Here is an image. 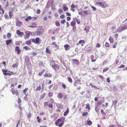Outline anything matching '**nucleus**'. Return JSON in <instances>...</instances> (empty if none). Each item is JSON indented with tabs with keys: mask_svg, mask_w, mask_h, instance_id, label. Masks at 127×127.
<instances>
[{
	"mask_svg": "<svg viewBox=\"0 0 127 127\" xmlns=\"http://www.w3.org/2000/svg\"><path fill=\"white\" fill-rule=\"evenodd\" d=\"M95 3L98 6L101 7L102 8H105L107 6L106 3L105 1L102 2H97Z\"/></svg>",
	"mask_w": 127,
	"mask_h": 127,
	"instance_id": "f257e3e1",
	"label": "nucleus"
},
{
	"mask_svg": "<svg viewBox=\"0 0 127 127\" xmlns=\"http://www.w3.org/2000/svg\"><path fill=\"white\" fill-rule=\"evenodd\" d=\"M127 29V26L123 25L119 27L117 30V31L118 32H121Z\"/></svg>",
	"mask_w": 127,
	"mask_h": 127,
	"instance_id": "f03ea898",
	"label": "nucleus"
},
{
	"mask_svg": "<svg viewBox=\"0 0 127 127\" xmlns=\"http://www.w3.org/2000/svg\"><path fill=\"white\" fill-rule=\"evenodd\" d=\"M25 63L26 65L29 64L30 63V60L29 57L28 56H26L25 59Z\"/></svg>",
	"mask_w": 127,
	"mask_h": 127,
	"instance_id": "7ed1b4c3",
	"label": "nucleus"
},
{
	"mask_svg": "<svg viewBox=\"0 0 127 127\" xmlns=\"http://www.w3.org/2000/svg\"><path fill=\"white\" fill-rule=\"evenodd\" d=\"M42 31H35L33 33V35L39 36L42 35L43 33Z\"/></svg>",
	"mask_w": 127,
	"mask_h": 127,
	"instance_id": "20e7f679",
	"label": "nucleus"
},
{
	"mask_svg": "<svg viewBox=\"0 0 127 127\" xmlns=\"http://www.w3.org/2000/svg\"><path fill=\"white\" fill-rule=\"evenodd\" d=\"M64 118H60L58 119L57 121L55 122V124L56 126H58V124H59V122H61V121H62V120H63V119Z\"/></svg>",
	"mask_w": 127,
	"mask_h": 127,
	"instance_id": "39448f33",
	"label": "nucleus"
},
{
	"mask_svg": "<svg viewBox=\"0 0 127 127\" xmlns=\"http://www.w3.org/2000/svg\"><path fill=\"white\" fill-rule=\"evenodd\" d=\"M11 91L12 93L14 95H16L18 96L19 95L18 91L17 90H15L13 88L12 89Z\"/></svg>",
	"mask_w": 127,
	"mask_h": 127,
	"instance_id": "423d86ee",
	"label": "nucleus"
},
{
	"mask_svg": "<svg viewBox=\"0 0 127 127\" xmlns=\"http://www.w3.org/2000/svg\"><path fill=\"white\" fill-rule=\"evenodd\" d=\"M31 25H32L29 26V27L32 28H34L36 27V23H32Z\"/></svg>",
	"mask_w": 127,
	"mask_h": 127,
	"instance_id": "0eeeda50",
	"label": "nucleus"
},
{
	"mask_svg": "<svg viewBox=\"0 0 127 127\" xmlns=\"http://www.w3.org/2000/svg\"><path fill=\"white\" fill-rule=\"evenodd\" d=\"M16 33L18 35L21 36L24 34V33L20 31L19 30H18L16 31Z\"/></svg>",
	"mask_w": 127,
	"mask_h": 127,
	"instance_id": "6e6552de",
	"label": "nucleus"
},
{
	"mask_svg": "<svg viewBox=\"0 0 127 127\" xmlns=\"http://www.w3.org/2000/svg\"><path fill=\"white\" fill-rule=\"evenodd\" d=\"M64 47L65 48V49L66 51L68 50L70 48V46L68 44H66L64 45Z\"/></svg>",
	"mask_w": 127,
	"mask_h": 127,
	"instance_id": "1a4fd4ad",
	"label": "nucleus"
},
{
	"mask_svg": "<svg viewBox=\"0 0 127 127\" xmlns=\"http://www.w3.org/2000/svg\"><path fill=\"white\" fill-rule=\"evenodd\" d=\"M35 44H38V43L40 44V42H39L40 40V38L39 37L36 38L35 39Z\"/></svg>",
	"mask_w": 127,
	"mask_h": 127,
	"instance_id": "9d476101",
	"label": "nucleus"
},
{
	"mask_svg": "<svg viewBox=\"0 0 127 127\" xmlns=\"http://www.w3.org/2000/svg\"><path fill=\"white\" fill-rule=\"evenodd\" d=\"M12 42V40L11 39L7 40L6 41V44L7 45H8Z\"/></svg>",
	"mask_w": 127,
	"mask_h": 127,
	"instance_id": "9b49d317",
	"label": "nucleus"
},
{
	"mask_svg": "<svg viewBox=\"0 0 127 127\" xmlns=\"http://www.w3.org/2000/svg\"><path fill=\"white\" fill-rule=\"evenodd\" d=\"M37 31H42L43 32L44 31V30L43 28L41 26H38L37 29Z\"/></svg>",
	"mask_w": 127,
	"mask_h": 127,
	"instance_id": "f8f14e48",
	"label": "nucleus"
},
{
	"mask_svg": "<svg viewBox=\"0 0 127 127\" xmlns=\"http://www.w3.org/2000/svg\"><path fill=\"white\" fill-rule=\"evenodd\" d=\"M13 11H9V17L10 19H11L12 18V16L13 15Z\"/></svg>",
	"mask_w": 127,
	"mask_h": 127,
	"instance_id": "ddd939ff",
	"label": "nucleus"
},
{
	"mask_svg": "<svg viewBox=\"0 0 127 127\" xmlns=\"http://www.w3.org/2000/svg\"><path fill=\"white\" fill-rule=\"evenodd\" d=\"M69 108H67L66 111L64 113V116H66L68 114L69 112Z\"/></svg>",
	"mask_w": 127,
	"mask_h": 127,
	"instance_id": "4468645a",
	"label": "nucleus"
},
{
	"mask_svg": "<svg viewBox=\"0 0 127 127\" xmlns=\"http://www.w3.org/2000/svg\"><path fill=\"white\" fill-rule=\"evenodd\" d=\"M73 62L74 64H75L77 65H79V63H78L79 61L76 59H74L73 60Z\"/></svg>",
	"mask_w": 127,
	"mask_h": 127,
	"instance_id": "2eb2a0df",
	"label": "nucleus"
},
{
	"mask_svg": "<svg viewBox=\"0 0 127 127\" xmlns=\"http://www.w3.org/2000/svg\"><path fill=\"white\" fill-rule=\"evenodd\" d=\"M63 95L61 93H59L57 95V97L59 98H62Z\"/></svg>",
	"mask_w": 127,
	"mask_h": 127,
	"instance_id": "dca6fc26",
	"label": "nucleus"
},
{
	"mask_svg": "<svg viewBox=\"0 0 127 127\" xmlns=\"http://www.w3.org/2000/svg\"><path fill=\"white\" fill-rule=\"evenodd\" d=\"M64 120L65 118H63V121H62V122L59 125V124H58V125L57 126H58L60 127H62L64 123Z\"/></svg>",
	"mask_w": 127,
	"mask_h": 127,
	"instance_id": "f3484780",
	"label": "nucleus"
},
{
	"mask_svg": "<svg viewBox=\"0 0 127 127\" xmlns=\"http://www.w3.org/2000/svg\"><path fill=\"white\" fill-rule=\"evenodd\" d=\"M92 49V46H88L86 49V50L87 51H89L91 50Z\"/></svg>",
	"mask_w": 127,
	"mask_h": 127,
	"instance_id": "a211bd4d",
	"label": "nucleus"
},
{
	"mask_svg": "<svg viewBox=\"0 0 127 127\" xmlns=\"http://www.w3.org/2000/svg\"><path fill=\"white\" fill-rule=\"evenodd\" d=\"M25 33H27L29 34L30 36V35H33V34L34 32H30L29 31H26L25 32Z\"/></svg>",
	"mask_w": 127,
	"mask_h": 127,
	"instance_id": "6ab92c4d",
	"label": "nucleus"
},
{
	"mask_svg": "<svg viewBox=\"0 0 127 127\" xmlns=\"http://www.w3.org/2000/svg\"><path fill=\"white\" fill-rule=\"evenodd\" d=\"M90 27L88 26H86L85 27V28L84 29V30H85L87 32H88L89 31L90 29Z\"/></svg>",
	"mask_w": 127,
	"mask_h": 127,
	"instance_id": "aec40b11",
	"label": "nucleus"
},
{
	"mask_svg": "<svg viewBox=\"0 0 127 127\" xmlns=\"http://www.w3.org/2000/svg\"><path fill=\"white\" fill-rule=\"evenodd\" d=\"M91 61L92 62H95L96 61V59L94 60L93 59L94 58V55H91Z\"/></svg>",
	"mask_w": 127,
	"mask_h": 127,
	"instance_id": "412c9836",
	"label": "nucleus"
},
{
	"mask_svg": "<svg viewBox=\"0 0 127 127\" xmlns=\"http://www.w3.org/2000/svg\"><path fill=\"white\" fill-rule=\"evenodd\" d=\"M32 19V17L31 16H29L27 18L25 19V20L26 21H28L29 20H31Z\"/></svg>",
	"mask_w": 127,
	"mask_h": 127,
	"instance_id": "4be33fe9",
	"label": "nucleus"
},
{
	"mask_svg": "<svg viewBox=\"0 0 127 127\" xmlns=\"http://www.w3.org/2000/svg\"><path fill=\"white\" fill-rule=\"evenodd\" d=\"M26 34L25 35V36L24 37V38L25 39H26L30 37V35L28 33H25Z\"/></svg>",
	"mask_w": 127,
	"mask_h": 127,
	"instance_id": "5701e85b",
	"label": "nucleus"
},
{
	"mask_svg": "<svg viewBox=\"0 0 127 127\" xmlns=\"http://www.w3.org/2000/svg\"><path fill=\"white\" fill-rule=\"evenodd\" d=\"M26 43L28 45H29L31 44V42L30 40H28L26 42Z\"/></svg>",
	"mask_w": 127,
	"mask_h": 127,
	"instance_id": "b1692460",
	"label": "nucleus"
},
{
	"mask_svg": "<svg viewBox=\"0 0 127 127\" xmlns=\"http://www.w3.org/2000/svg\"><path fill=\"white\" fill-rule=\"evenodd\" d=\"M56 42H54L52 43V45H55V46L58 49L59 48V46H57V44H56Z\"/></svg>",
	"mask_w": 127,
	"mask_h": 127,
	"instance_id": "393cba45",
	"label": "nucleus"
},
{
	"mask_svg": "<svg viewBox=\"0 0 127 127\" xmlns=\"http://www.w3.org/2000/svg\"><path fill=\"white\" fill-rule=\"evenodd\" d=\"M75 24L76 22L75 21H73L71 22V25L72 26H75Z\"/></svg>",
	"mask_w": 127,
	"mask_h": 127,
	"instance_id": "a878e982",
	"label": "nucleus"
},
{
	"mask_svg": "<svg viewBox=\"0 0 127 127\" xmlns=\"http://www.w3.org/2000/svg\"><path fill=\"white\" fill-rule=\"evenodd\" d=\"M23 49H25L26 50H31V48L27 46H24L23 48Z\"/></svg>",
	"mask_w": 127,
	"mask_h": 127,
	"instance_id": "bb28decb",
	"label": "nucleus"
},
{
	"mask_svg": "<svg viewBox=\"0 0 127 127\" xmlns=\"http://www.w3.org/2000/svg\"><path fill=\"white\" fill-rule=\"evenodd\" d=\"M45 95L46 93H43L42 95H41L40 98V99H43L45 97Z\"/></svg>",
	"mask_w": 127,
	"mask_h": 127,
	"instance_id": "cd10ccee",
	"label": "nucleus"
},
{
	"mask_svg": "<svg viewBox=\"0 0 127 127\" xmlns=\"http://www.w3.org/2000/svg\"><path fill=\"white\" fill-rule=\"evenodd\" d=\"M22 24V23L21 22H18L16 24V25L17 26H18V27L20 26L21 24Z\"/></svg>",
	"mask_w": 127,
	"mask_h": 127,
	"instance_id": "c85d7f7f",
	"label": "nucleus"
},
{
	"mask_svg": "<svg viewBox=\"0 0 127 127\" xmlns=\"http://www.w3.org/2000/svg\"><path fill=\"white\" fill-rule=\"evenodd\" d=\"M109 40L110 41V43H112L113 42V38L111 37L110 36L109 39Z\"/></svg>",
	"mask_w": 127,
	"mask_h": 127,
	"instance_id": "c756f323",
	"label": "nucleus"
},
{
	"mask_svg": "<svg viewBox=\"0 0 127 127\" xmlns=\"http://www.w3.org/2000/svg\"><path fill=\"white\" fill-rule=\"evenodd\" d=\"M30 54L31 55H32V57H33L36 55L37 53L35 52H32Z\"/></svg>",
	"mask_w": 127,
	"mask_h": 127,
	"instance_id": "7c9ffc66",
	"label": "nucleus"
},
{
	"mask_svg": "<svg viewBox=\"0 0 127 127\" xmlns=\"http://www.w3.org/2000/svg\"><path fill=\"white\" fill-rule=\"evenodd\" d=\"M117 102V100H115L114 101L113 100L112 101L113 104H114V106L116 105Z\"/></svg>",
	"mask_w": 127,
	"mask_h": 127,
	"instance_id": "2f4dec72",
	"label": "nucleus"
},
{
	"mask_svg": "<svg viewBox=\"0 0 127 127\" xmlns=\"http://www.w3.org/2000/svg\"><path fill=\"white\" fill-rule=\"evenodd\" d=\"M11 33H10L9 32H8V33L7 35V37L8 38H10L11 37Z\"/></svg>",
	"mask_w": 127,
	"mask_h": 127,
	"instance_id": "473e14b6",
	"label": "nucleus"
},
{
	"mask_svg": "<svg viewBox=\"0 0 127 127\" xmlns=\"http://www.w3.org/2000/svg\"><path fill=\"white\" fill-rule=\"evenodd\" d=\"M46 52L48 54H50V51L48 48H46Z\"/></svg>",
	"mask_w": 127,
	"mask_h": 127,
	"instance_id": "72a5a7b5",
	"label": "nucleus"
},
{
	"mask_svg": "<svg viewBox=\"0 0 127 127\" xmlns=\"http://www.w3.org/2000/svg\"><path fill=\"white\" fill-rule=\"evenodd\" d=\"M32 114L30 113H29L27 115V117L29 118H31L32 117Z\"/></svg>",
	"mask_w": 127,
	"mask_h": 127,
	"instance_id": "f704fd0d",
	"label": "nucleus"
},
{
	"mask_svg": "<svg viewBox=\"0 0 127 127\" xmlns=\"http://www.w3.org/2000/svg\"><path fill=\"white\" fill-rule=\"evenodd\" d=\"M55 25L57 27L60 26V24L59 22L58 21H56L55 23Z\"/></svg>",
	"mask_w": 127,
	"mask_h": 127,
	"instance_id": "c9c22d12",
	"label": "nucleus"
},
{
	"mask_svg": "<svg viewBox=\"0 0 127 127\" xmlns=\"http://www.w3.org/2000/svg\"><path fill=\"white\" fill-rule=\"evenodd\" d=\"M56 106L58 109H60L61 107L60 104L59 103H57L56 104Z\"/></svg>",
	"mask_w": 127,
	"mask_h": 127,
	"instance_id": "e433bc0d",
	"label": "nucleus"
},
{
	"mask_svg": "<svg viewBox=\"0 0 127 127\" xmlns=\"http://www.w3.org/2000/svg\"><path fill=\"white\" fill-rule=\"evenodd\" d=\"M53 95V93L51 92H50L48 94V95L49 96L51 97Z\"/></svg>",
	"mask_w": 127,
	"mask_h": 127,
	"instance_id": "4c0bfd02",
	"label": "nucleus"
},
{
	"mask_svg": "<svg viewBox=\"0 0 127 127\" xmlns=\"http://www.w3.org/2000/svg\"><path fill=\"white\" fill-rule=\"evenodd\" d=\"M87 124L88 125H90L92 124V122L91 121L89 120L87 122Z\"/></svg>",
	"mask_w": 127,
	"mask_h": 127,
	"instance_id": "58836bf2",
	"label": "nucleus"
},
{
	"mask_svg": "<svg viewBox=\"0 0 127 127\" xmlns=\"http://www.w3.org/2000/svg\"><path fill=\"white\" fill-rule=\"evenodd\" d=\"M68 81L70 83H72V80L71 78L69 77L68 78Z\"/></svg>",
	"mask_w": 127,
	"mask_h": 127,
	"instance_id": "ea45409f",
	"label": "nucleus"
},
{
	"mask_svg": "<svg viewBox=\"0 0 127 127\" xmlns=\"http://www.w3.org/2000/svg\"><path fill=\"white\" fill-rule=\"evenodd\" d=\"M62 88H63V89H65L66 88V87L65 85V84H64V83H62Z\"/></svg>",
	"mask_w": 127,
	"mask_h": 127,
	"instance_id": "a19ab883",
	"label": "nucleus"
},
{
	"mask_svg": "<svg viewBox=\"0 0 127 127\" xmlns=\"http://www.w3.org/2000/svg\"><path fill=\"white\" fill-rule=\"evenodd\" d=\"M101 112L102 115L104 116L106 115L105 113L104 112V111L103 109H101Z\"/></svg>",
	"mask_w": 127,
	"mask_h": 127,
	"instance_id": "79ce46f5",
	"label": "nucleus"
},
{
	"mask_svg": "<svg viewBox=\"0 0 127 127\" xmlns=\"http://www.w3.org/2000/svg\"><path fill=\"white\" fill-rule=\"evenodd\" d=\"M21 100L20 99V98H18V104L19 105H21Z\"/></svg>",
	"mask_w": 127,
	"mask_h": 127,
	"instance_id": "37998d69",
	"label": "nucleus"
},
{
	"mask_svg": "<svg viewBox=\"0 0 127 127\" xmlns=\"http://www.w3.org/2000/svg\"><path fill=\"white\" fill-rule=\"evenodd\" d=\"M102 104V102L100 101H98V102L97 103V105L98 106H99L100 105H101Z\"/></svg>",
	"mask_w": 127,
	"mask_h": 127,
	"instance_id": "c03bdc74",
	"label": "nucleus"
},
{
	"mask_svg": "<svg viewBox=\"0 0 127 127\" xmlns=\"http://www.w3.org/2000/svg\"><path fill=\"white\" fill-rule=\"evenodd\" d=\"M82 43H85V41L83 40H80L79 42V44H80Z\"/></svg>",
	"mask_w": 127,
	"mask_h": 127,
	"instance_id": "a18cd8bd",
	"label": "nucleus"
},
{
	"mask_svg": "<svg viewBox=\"0 0 127 127\" xmlns=\"http://www.w3.org/2000/svg\"><path fill=\"white\" fill-rule=\"evenodd\" d=\"M66 22V21L65 20L63 19L62 20L61 22V23L62 24H64Z\"/></svg>",
	"mask_w": 127,
	"mask_h": 127,
	"instance_id": "49530a36",
	"label": "nucleus"
},
{
	"mask_svg": "<svg viewBox=\"0 0 127 127\" xmlns=\"http://www.w3.org/2000/svg\"><path fill=\"white\" fill-rule=\"evenodd\" d=\"M88 113L87 112H85L83 113L82 114V116L83 117L87 115Z\"/></svg>",
	"mask_w": 127,
	"mask_h": 127,
	"instance_id": "de8ad7c7",
	"label": "nucleus"
},
{
	"mask_svg": "<svg viewBox=\"0 0 127 127\" xmlns=\"http://www.w3.org/2000/svg\"><path fill=\"white\" fill-rule=\"evenodd\" d=\"M72 30L73 32H75L76 31V28L75 26H72Z\"/></svg>",
	"mask_w": 127,
	"mask_h": 127,
	"instance_id": "09e8293b",
	"label": "nucleus"
},
{
	"mask_svg": "<svg viewBox=\"0 0 127 127\" xmlns=\"http://www.w3.org/2000/svg\"><path fill=\"white\" fill-rule=\"evenodd\" d=\"M99 76L100 78L102 80H104V78L102 76L100 75H99Z\"/></svg>",
	"mask_w": 127,
	"mask_h": 127,
	"instance_id": "8fccbe9b",
	"label": "nucleus"
},
{
	"mask_svg": "<svg viewBox=\"0 0 127 127\" xmlns=\"http://www.w3.org/2000/svg\"><path fill=\"white\" fill-rule=\"evenodd\" d=\"M37 122H38V123H39L40 122L41 120L39 118V116H37Z\"/></svg>",
	"mask_w": 127,
	"mask_h": 127,
	"instance_id": "3c124183",
	"label": "nucleus"
},
{
	"mask_svg": "<svg viewBox=\"0 0 127 127\" xmlns=\"http://www.w3.org/2000/svg\"><path fill=\"white\" fill-rule=\"evenodd\" d=\"M41 89L40 86L38 87L36 89V91H37L38 90H40Z\"/></svg>",
	"mask_w": 127,
	"mask_h": 127,
	"instance_id": "603ef678",
	"label": "nucleus"
},
{
	"mask_svg": "<svg viewBox=\"0 0 127 127\" xmlns=\"http://www.w3.org/2000/svg\"><path fill=\"white\" fill-rule=\"evenodd\" d=\"M48 107L49 108H52L53 107V105L52 104L50 103L48 105Z\"/></svg>",
	"mask_w": 127,
	"mask_h": 127,
	"instance_id": "864d4df0",
	"label": "nucleus"
},
{
	"mask_svg": "<svg viewBox=\"0 0 127 127\" xmlns=\"http://www.w3.org/2000/svg\"><path fill=\"white\" fill-rule=\"evenodd\" d=\"M64 17H65L64 15L63 14L62 15L60 16V18L61 19H63L64 18Z\"/></svg>",
	"mask_w": 127,
	"mask_h": 127,
	"instance_id": "5fc2aeb1",
	"label": "nucleus"
},
{
	"mask_svg": "<svg viewBox=\"0 0 127 127\" xmlns=\"http://www.w3.org/2000/svg\"><path fill=\"white\" fill-rule=\"evenodd\" d=\"M68 9V7L66 6H65L63 8V9L64 11H66V10H67Z\"/></svg>",
	"mask_w": 127,
	"mask_h": 127,
	"instance_id": "6e6d98bb",
	"label": "nucleus"
},
{
	"mask_svg": "<svg viewBox=\"0 0 127 127\" xmlns=\"http://www.w3.org/2000/svg\"><path fill=\"white\" fill-rule=\"evenodd\" d=\"M99 110V109L97 106H96L95 107V111L97 112Z\"/></svg>",
	"mask_w": 127,
	"mask_h": 127,
	"instance_id": "4d7b16f0",
	"label": "nucleus"
},
{
	"mask_svg": "<svg viewBox=\"0 0 127 127\" xmlns=\"http://www.w3.org/2000/svg\"><path fill=\"white\" fill-rule=\"evenodd\" d=\"M28 88H26L23 90V92L25 94H26V92L28 90Z\"/></svg>",
	"mask_w": 127,
	"mask_h": 127,
	"instance_id": "13d9d810",
	"label": "nucleus"
},
{
	"mask_svg": "<svg viewBox=\"0 0 127 127\" xmlns=\"http://www.w3.org/2000/svg\"><path fill=\"white\" fill-rule=\"evenodd\" d=\"M113 90L115 91H117L118 90V89L116 88V87L115 86H113Z\"/></svg>",
	"mask_w": 127,
	"mask_h": 127,
	"instance_id": "bf43d9fd",
	"label": "nucleus"
},
{
	"mask_svg": "<svg viewBox=\"0 0 127 127\" xmlns=\"http://www.w3.org/2000/svg\"><path fill=\"white\" fill-rule=\"evenodd\" d=\"M125 67V66L123 64H121L120 66L119 67V68H124Z\"/></svg>",
	"mask_w": 127,
	"mask_h": 127,
	"instance_id": "052dcab7",
	"label": "nucleus"
},
{
	"mask_svg": "<svg viewBox=\"0 0 127 127\" xmlns=\"http://www.w3.org/2000/svg\"><path fill=\"white\" fill-rule=\"evenodd\" d=\"M86 108L87 109H90V105L89 104H86Z\"/></svg>",
	"mask_w": 127,
	"mask_h": 127,
	"instance_id": "680f3d73",
	"label": "nucleus"
},
{
	"mask_svg": "<svg viewBox=\"0 0 127 127\" xmlns=\"http://www.w3.org/2000/svg\"><path fill=\"white\" fill-rule=\"evenodd\" d=\"M48 104V102H45L44 103V106H46Z\"/></svg>",
	"mask_w": 127,
	"mask_h": 127,
	"instance_id": "e2e57ef3",
	"label": "nucleus"
},
{
	"mask_svg": "<svg viewBox=\"0 0 127 127\" xmlns=\"http://www.w3.org/2000/svg\"><path fill=\"white\" fill-rule=\"evenodd\" d=\"M88 12V11L87 10L85 11H83L84 13L86 15H87L88 14V13H87Z\"/></svg>",
	"mask_w": 127,
	"mask_h": 127,
	"instance_id": "0e129e2a",
	"label": "nucleus"
},
{
	"mask_svg": "<svg viewBox=\"0 0 127 127\" xmlns=\"http://www.w3.org/2000/svg\"><path fill=\"white\" fill-rule=\"evenodd\" d=\"M44 71V70H43L42 71L40 72L39 73V75L40 76L41 75H42V74H43Z\"/></svg>",
	"mask_w": 127,
	"mask_h": 127,
	"instance_id": "69168bd1",
	"label": "nucleus"
},
{
	"mask_svg": "<svg viewBox=\"0 0 127 127\" xmlns=\"http://www.w3.org/2000/svg\"><path fill=\"white\" fill-rule=\"evenodd\" d=\"M5 18L6 19H8V15L6 14H5L4 15Z\"/></svg>",
	"mask_w": 127,
	"mask_h": 127,
	"instance_id": "338daca9",
	"label": "nucleus"
},
{
	"mask_svg": "<svg viewBox=\"0 0 127 127\" xmlns=\"http://www.w3.org/2000/svg\"><path fill=\"white\" fill-rule=\"evenodd\" d=\"M105 46L106 47H108L109 46V43L107 42H106L105 44Z\"/></svg>",
	"mask_w": 127,
	"mask_h": 127,
	"instance_id": "774afa93",
	"label": "nucleus"
}]
</instances>
